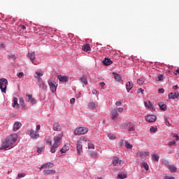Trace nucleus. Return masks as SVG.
Listing matches in <instances>:
<instances>
[{
  "label": "nucleus",
  "instance_id": "b1692460",
  "mask_svg": "<svg viewBox=\"0 0 179 179\" xmlns=\"http://www.w3.org/2000/svg\"><path fill=\"white\" fill-rule=\"evenodd\" d=\"M52 128L54 131H61L62 129L61 125L59 123L53 124Z\"/></svg>",
  "mask_w": 179,
  "mask_h": 179
},
{
  "label": "nucleus",
  "instance_id": "a19ab883",
  "mask_svg": "<svg viewBox=\"0 0 179 179\" xmlns=\"http://www.w3.org/2000/svg\"><path fill=\"white\" fill-rule=\"evenodd\" d=\"M152 159L155 160V162H159V159H160V157H159V155H156V154H153Z\"/></svg>",
  "mask_w": 179,
  "mask_h": 179
},
{
  "label": "nucleus",
  "instance_id": "9b49d317",
  "mask_svg": "<svg viewBox=\"0 0 179 179\" xmlns=\"http://www.w3.org/2000/svg\"><path fill=\"white\" fill-rule=\"evenodd\" d=\"M145 120L148 122H155L156 121V116L153 115H150L145 117Z\"/></svg>",
  "mask_w": 179,
  "mask_h": 179
},
{
  "label": "nucleus",
  "instance_id": "c756f323",
  "mask_svg": "<svg viewBox=\"0 0 179 179\" xmlns=\"http://www.w3.org/2000/svg\"><path fill=\"white\" fill-rule=\"evenodd\" d=\"M137 83L139 86H143V85L145 83V78H141L137 80Z\"/></svg>",
  "mask_w": 179,
  "mask_h": 179
},
{
  "label": "nucleus",
  "instance_id": "c9c22d12",
  "mask_svg": "<svg viewBox=\"0 0 179 179\" xmlns=\"http://www.w3.org/2000/svg\"><path fill=\"white\" fill-rule=\"evenodd\" d=\"M45 142L46 143H48V145H49L50 146H51L52 145V141H51V138L50 137H47L45 139Z\"/></svg>",
  "mask_w": 179,
  "mask_h": 179
},
{
  "label": "nucleus",
  "instance_id": "6ab92c4d",
  "mask_svg": "<svg viewBox=\"0 0 179 179\" xmlns=\"http://www.w3.org/2000/svg\"><path fill=\"white\" fill-rule=\"evenodd\" d=\"M17 98L14 97L13 98V103L12 104L13 107L14 108H20V105L17 103Z\"/></svg>",
  "mask_w": 179,
  "mask_h": 179
},
{
  "label": "nucleus",
  "instance_id": "052dcab7",
  "mask_svg": "<svg viewBox=\"0 0 179 179\" xmlns=\"http://www.w3.org/2000/svg\"><path fill=\"white\" fill-rule=\"evenodd\" d=\"M9 58H13V59H16V57L15 56V55H10Z\"/></svg>",
  "mask_w": 179,
  "mask_h": 179
},
{
  "label": "nucleus",
  "instance_id": "a878e982",
  "mask_svg": "<svg viewBox=\"0 0 179 179\" xmlns=\"http://www.w3.org/2000/svg\"><path fill=\"white\" fill-rule=\"evenodd\" d=\"M20 127H22V123L19 122H15L13 125V131H17V129H19Z\"/></svg>",
  "mask_w": 179,
  "mask_h": 179
},
{
  "label": "nucleus",
  "instance_id": "ea45409f",
  "mask_svg": "<svg viewBox=\"0 0 179 179\" xmlns=\"http://www.w3.org/2000/svg\"><path fill=\"white\" fill-rule=\"evenodd\" d=\"M142 167H143L146 170V171L149 170V165H148V163L146 162H143L142 164Z\"/></svg>",
  "mask_w": 179,
  "mask_h": 179
},
{
  "label": "nucleus",
  "instance_id": "13d9d810",
  "mask_svg": "<svg viewBox=\"0 0 179 179\" xmlns=\"http://www.w3.org/2000/svg\"><path fill=\"white\" fill-rule=\"evenodd\" d=\"M70 103L71 104H73L75 103V98H72L71 100H70Z\"/></svg>",
  "mask_w": 179,
  "mask_h": 179
},
{
  "label": "nucleus",
  "instance_id": "4468645a",
  "mask_svg": "<svg viewBox=\"0 0 179 179\" xmlns=\"http://www.w3.org/2000/svg\"><path fill=\"white\" fill-rule=\"evenodd\" d=\"M58 79L59 82H62L63 83H66L69 80V78L66 76H58Z\"/></svg>",
  "mask_w": 179,
  "mask_h": 179
},
{
  "label": "nucleus",
  "instance_id": "2eb2a0df",
  "mask_svg": "<svg viewBox=\"0 0 179 179\" xmlns=\"http://www.w3.org/2000/svg\"><path fill=\"white\" fill-rule=\"evenodd\" d=\"M28 57L29 58V59L32 62V64H34V61H36V53L34 52H29Z\"/></svg>",
  "mask_w": 179,
  "mask_h": 179
},
{
  "label": "nucleus",
  "instance_id": "72a5a7b5",
  "mask_svg": "<svg viewBox=\"0 0 179 179\" xmlns=\"http://www.w3.org/2000/svg\"><path fill=\"white\" fill-rule=\"evenodd\" d=\"M19 102L20 106H22L23 108L26 107V103H24V99H23V97L19 98Z\"/></svg>",
  "mask_w": 179,
  "mask_h": 179
},
{
  "label": "nucleus",
  "instance_id": "ddd939ff",
  "mask_svg": "<svg viewBox=\"0 0 179 179\" xmlns=\"http://www.w3.org/2000/svg\"><path fill=\"white\" fill-rule=\"evenodd\" d=\"M110 114L112 120H116V118H118V110H117V109H113Z\"/></svg>",
  "mask_w": 179,
  "mask_h": 179
},
{
  "label": "nucleus",
  "instance_id": "c85d7f7f",
  "mask_svg": "<svg viewBox=\"0 0 179 179\" xmlns=\"http://www.w3.org/2000/svg\"><path fill=\"white\" fill-rule=\"evenodd\" d=\"M145 107H147L148 108H153V104H152V101H148L144 102Z\"/></svg>",
  "mask_w": 179,
  "mask_h": 179
},
{
  "label": "nucleus",
  "instance_id": "603ef678",
  "mask_svg": "<svg viewBox=\"0 0 179 179\" xmlns=\"http://www.w3.org/2000/svg\"><path fill=\"white\" fill-rule=\"evenodd\" d=\"M176 145V141H171L169 143V146H175Z\"/></svg>",
  "mask_w": 179,
  "mask_h": 179
},
{
  "label": "nucleus",
  "instance_id": "f3484780",
  "mask_svg": "<svg viewBox=\"0 0 179 179\" xmlns=\"http://www.w3.org/2000/svg\"><path fill=\"white\" fill-rule=\"evenodd\" d=\"M134 87V83H132V82L129 81L126 83V89L128 92V93H129V92L131 91V90Z\"/></svg>",
  "mask_w": 179,
  "mask_h": 179
},
{
  "label": "nucleus",
  "instance_id": "0eeeda50",
  "mask_svg": "<svg viewBox=\"0 0 179 179\" xmlns=\"http://www.w3.org/2000/svg\"><path fill=\"white\" fill-rule=\"evenodd\" d=\"M48 83L50 86V89L52 93H55L57 92V86L55 85V83L52 82V80H49Z\"/></svg>",
  "mask_w": 179,
  "mask_h": 179
},
{
  "label": "nucleus",
  "instance_id": "e2e57ef3",
  "mask_svg": "<svg viewBox=\"0 0 179 179\" xmlns=\"http://www.w3.org/2000/svg\"><path fill=\"white\" fill-rule=\"evenodd\" d=\"M165 179H176L174 177L166 176Z\"/></svg>",
  "mask_w": 179,
  "mask_h": 179
},
{
  "label": "nucleus",
  "instance_id": "cd10ccee",
  "mask_svg": "<svg viewBox=\"0 0 179 179\" xmlns=\"http://www.w3.org/2000/svg\"><path fill=\"white\" fill-rule=\"evenodd\" d=\"M158 105L159 106L160 109L163 111H166V110H167V106L164 103L159 102Z\"/></svg>",
  "mask_w": 179,
  "mask_h": 179
},
{
  "label": "nucleus",
  "instance_id": "f704fd0d",
  "mask_svg": "<svg viewBox=\"0 0 179 179\" xmlns=\"http://www.w3.org/2000/svg\"><path fill=\"white\" fill-rule=\"evenodd\" d=\"M169 170L171 173H176V171H177V167L173 165H171L169 166Z\"/></svg>",
  "mask_w": 179,
  "mask_h": 179
},
{
  "label": "nucleus",
  "instance_id": "7ed1b4c3",
  "mask_svg": "<svg viewBox=\"0 0 179 179\" xmlns=\"http://www.w3.org/2000/svg\"><path fill=\"white\" fill-rule=\"evenodd\" d=\"M85 143H86V141L85 140H79L77 143V152H78V155L79 156H80V155H82V153H83V145H85Z\"/></svg>",
  "mask_w": 179,
  "mask_h": 179
},
{
  "label": "nucleus",
  "instance_id": "4be33fe9",
  "mask_svg": "<svg viewBox=\"0 0 179 179\" xmlns=\"http://www.w3.org/2000/svg\"><path fill=\"white\" fill-rule=\"evenodd\" d=\"M26 96L28 97V101H30L31 104H36V99L33 98L31 94H27Z\"/></svg>",
  "mask_w": 179,
  "mask_h": 179
},
{
  "label": "nucleus",
  "instance_id": "a211bd4d",
  "mask_svg": "<svg viewBox=\"0 0 179 179\" xmlns=\"http://www.w3.org/2000/svg\"><path fill=\"white\" fill-rule=\"evenodd\" d=\"M113 75L116 82H122V78L121 77V76H120V74L117 73H113Z\"/></svg>",
  "mask_w": 179,
  "mask_h": 179
},
{
  "label": "nucleus",
  "instance_id": "5701e85b",
  "mask_svg": "<svg viewBox=\"0 0 179 179\" xmlns=\"http://www.w3.org/2000/svg\"><path fill=\"white\" fill-rule=\"evenodd\" d=\"M136 155L140 157H146V156H149V152H138Z\"/></svg>",
  "mask_w": 179,
  "mask_h": 179
},
{
  "label": "nucleus",
  "instance_id": "f03ea898",
  "mask_svg": "<svg viewBox=\"0 0 179 179\" xmlns=\"http://www.w3.org/2000/svg\"><path fill=\"white\" fill-rule=\"evenodd\" d=\"M54 143L53 145L50 147V152L51 153H55L57 152V148L59 147V145H61V141H62V134H60L59 136H56L53 138Z\"/></svg>",
  "mask_w": 179,
  "mask_h": 179
},
{
  "label": "nucleus",
  "instance_id": "c03bdc74",
  "mask_svg": "<svg viewBox=\"0 0 179 179\" xmlns=\"http://www.w3.org/2000/svg\"><path fill=\"white\" fill-rule=\"evenodd\" d=\"M125 147L127 148V149H131L132 148V145H131L129 143L126 142L125 143Z\"/></svg>",
  "mask_w": 179,
  "mask_h": 179
},
{
  "label": "nucleus",
  "instance_id": "8fccbe9b",
  "mask_svg": "<svg viewBox=\"0 0 179 179\" xmlns=\"http://www.w3.org/2000/svg\"><path fill=\"white\" fill-rule=\"evenodd\" d=\"M143 92H145V90L142 88H139L138 90H137V93H141V94H143Z\"/></svg>",
  "mask_w": 179,
  "mask_h": 179
},
{
  "label": "nucleus",
  "instance_id": "a18cd8bd",
  "mask_svg": "<svg viewBox=\"0 0 179 179\" xmlns=\"http://www.w3.org/2000/svg\"><path fill=\"white\" fill-rule=\"evenodd\" d=\"M157 131V127H152L150 129V131H151V132H156Z\"/></svg>",
  "mask_w": 179,
  "mask_h": 179
},
{
  "label": "nucleus",
  "instance_id": "6e6552de",
  "mask_svg": "<svg viewBox=\"0 0 179 179\" xmlns=\"http://www.w3.org/2000/svg\"><path fill=\"white\" fill-rule=\"evenodd\" d=\"M124 161L122 159H120L117 157H113V166H121V164H123Z\"/></svg>",
  "mask_w": 179,
  "mask_h": 179
},
{
  "label": "nucleus",
  "instance_id": "4c0bfd02",
  "mask_svg": "<svg viewBox=\"0 0 179 179\" xmlns=\"http://www.w3.org/2000/svg\"><path fill=\"white\" fill-rule=\"evenodd\" d=\"M108 138H109V139H110V141H114V139H116V136L115 135L113 134H108Z\"/></svg>",
  "mask_w": 179,
  "mask_h": 179
},
{
  "label": "nucleus",
  "instance_id": "9d476101",
  "mask_svg": "<svg viewBox=\"0 0 179 179\" xmlns=\"http://www.w3.org/2000/svg\"><path fill=\"white\" fill-rule=\"evenodd\" d=\"M29 135L32 139H38V138H40V134H38L37 131H35L33 129L30 130Z\"/></svg>",
  "mask_w": 179,
  "mask_h": 179
},
{
  "label": "nucleus",
  "instance_id": "680f3d73",
  "mask_svg": "<svg viewBox=\"0 0 179 179\" xmlns=\"http://www.w3.org/2000/svg\"><path fill=\"white\" fill-rule=\"evenodd\" d=\"M40 128H41L40 124L36 125V131H40Z\"/></svg>",
  "mask_w": 179,
  "mask_h": 179
},
{
  "label": "nucleus",
  "instance_id": "423d86ee",
  "mask_svg": "<svg viewBox=\"0 0 179 179\" xmlns=\"http://www.w3.org/2000/svg\"><path fill=\"white\" fill-rule=\"evenodd\" d=\"M127 127H128V131L129 132L132 131H135V125L132 124L131 123H123L122 125V128L123 129H127Z\"/></svg>",
  "mask_w": 179,
  "mask_h": 179
},
{
  "label": "nucleus",
  "instance_id": "3c124183",
  "mask_svg": "<svg viewBox=\"0 0 179 179\" xmlns=\"http://www.w3.org/2000/svg\"><path fill=\"white\" fill-rule=\"evenodd\" d=\"M22 77H23V72H20L17 74V78H19V79H22Z\"/></svg>",
  "mask_w": 179,
  "mask_h": 179
},
{
  "label": "nucleus",
  "instance_id": "69168bd1",
  "mask_svg": "<svg viewBox=\"0 0 179 179\" xmlns=\"http://www.w3.org/2000/svg\"><path fill=\"white\" fill-rule=\"evenodd\" d=\"M21 29H22V30H26V26L22 25V26H21Z\"/></svg>",
  "mask_w": 179,
  "mask_h": 179
},
{
  "label": "nucleus",
  "instance_id": "6e6d98bb",
  "mask_svg": "<svg viewBox=\"0 0 179 179\" xmlns=\"http://www.w3.org/2000/svg\"><path fill=\"white\" fill-rule=\"evenodd\" d=\"M99 85L102 87V89H103V87H104L106 86V83H99Z\"/></svg>",
  "mask_w": 179,
  "mask_h": 179
},
{
  "label": "nucleus",
  "instance_id": "dca6fc26",
  "mask_svg": "<svg viewBox=\"0 0 179 179\" xmlns=\"http://www.w3.org/2000/svg\"><path fill=\"white\" fill-rule=\"evenodd\" d=\"M169 99H179V92H171L168 95Z\"/></svg>",
  "mask_w": 179,
  "mask_h": 179
},
{
  "label": "nucleus",
  "instance_id": "aec40b11",
  "mask_svg": "<svg viewBox=\"0 0 179 179\" xmlns=\"http://www.w3.org/2000/svg\"><path fill=\"white\" fill-rule=\"evenodd\" d=\"M44 176H50V174H55V171L51 169H46L43 171Z\"/></svg>",
  "mask_w": 179,
  "mask_h": 179
},
{
  "label": "nucleus",
  "instance_id": "f8f14e48",
  "mask_svg": "<svg viewBox=\"0 0 179 179\" xmlns=\"http://www.w3.org/2000/svg\"><path fill=\"white\" fill-rule=\"evenodd\" d=\"M88 153L92 159H97L99 157V153L93 150H90Z\"/></svg>",
  "mask_w": 179,
  "mask_h": 179
},
{
  "label": "nucleus",
  "instance_id": "79ce46f5",
  "mask_svg": "<svg viewBox=\"0 0 179 179\" xmlns=\"http://www.w3.org/2000/svg\"><path fill=\"white\" fill-rule=\"evenodd\" d=\"M43 75H44V71H39L36 72V76H43Z\"/></svg>",
  "mask_w": 179,
  "mask_h": 179
},
{
  "label": "nucleus",
  "instance_id": "e433bc0d",
  "mask_svg": "<svg viewBox=\"0 0 179 179\" xmlns=\"http://www.w3.org/2000/svg\"><path fill=\"white\" fill-rule=\"evenodd\" d=\"M89 150H92V149L94 150V144L92 143H87Z\"/></svg>",
  "mask_w": 179,
  "mask_h": 179
},
{
  "label": "nucleus",
  "instance_id": "de8ad7c7",
  "mask_svg": "<svg viewBox=\"0 0 179 179\" xmlns=\"http://www.w3.org/2000/svg\"><path fill=\"white\" fill-rule=\"evenodd\" d=\"M165 124L167 127H171V124L168 121L167 118L165 119Z\"/></svg>",
  "mask_w": 179,
  "mask_h": 179
},
{
  "label": "nucleus",
  "instance_id": "bf43d9fd",
  "mask_svg": "<svg viewBox=\"0 0 179 179\" xmlns=\"http://www.w3.org/2000/svg\"><path fill=\"white\" fill-rule=\"evenodd\" d=\"M43 150V148H38L37 152L38 153H41V152Z\"/></svg>",
  "mask_w": 179,
  "mask_h": 179
},
{
  "label": "nucleus",
  "instance_id": "338daca9",
  "mask_svg": "<svg viewBox=\"0 0 179 179\" xmlns=\"http://www.w3.org/2000/svg\"><path fill=\"white\" fill-rule=\"evenodd\" d=\"M172 136L173 138H176V136H177V134H173Z\"/></svg>",
  "mask_w": 179,
  "mask_h": 179
},
{
  "label": "nucleus",
  "instance_id": "5fc2aeb1",
  "mask_svg": "<svg viewBox=\"0 0 179 179\" xmlns=\"http://www.w3.org/2000/svg\"><path fill=\"white\" fill-rule=\"evenodd\" d=\"M158 92H159V93H164V89H163V88L159 89V90H158Z\"/></svg>",
  "mask_w": 179,
  "mask_h": 179
},
{
  "label": "nucleus",
  "instance_id": "412c9836",
  "mask_svg": "<svg viewBox=\"0 0 179 179\" xmlns=\"http://www.w3.org/2000/svg\"><path fill=\"white\" fill-rule=\"evenodd\" d=\"M113 64V61H111L109 58H105L103 61V64L106 65V66H108V65H111Z\"/></svg>",
  "mask_w": 179,
  "mask_h": 179
},
{
  "label": "nucleus",
  "instance_id": "f257e3e1",
  "mask_svg": "<svg viewBox=\"0 0 179 179\" xmlns=\"http://www.w3.org/2000/svg\"><path fill=\"white\" fill-rule=\"evenodd\" d=\"M16 141H17V134H14L8 136L4 142L2 143V148L4 149H7V148H10L12 145H13Z\"/></svg>",
  "mask_w": 179,
  "mask_h": 179
},
{
  "label": "nucleus",
  "instance_id": "1a4fd4ad",
  "mask_svg": "<svg viewBox=\"0 0 179 179\" xmlns=\"http://www.w3.org/2000/svg\"><path fill=\"white\" fill-rule=\"evenodd\" d=\"M53 167H54V164H52L51 162H48L46 164H43L40 167V171H41V170L46 169H52Z\"/></svg>",
  "mask_w": 179,
  "mask_h": 179
},
{
  "label": "nucleus",
  "instance_id": "09e8293b",
  "mask_svg": "<svg viewBox=\"0 0 179 179\" xmlns=\"http://www.w3.org/2000/svg\"><path fill=\"white\" fill-rule=\"evenodd\" d=\"M157 79L158 81L163 80V79H164V77L163 76V75H159Z\"/></svg>",
  "mask_w": 179,
  "mask_h": 179
},
{
  "label": "nucleus",
  "instance_id": "473e14b6",
  "mask_svg": "<svg viewBox=\"0 0 179 179\" xmlns=\"http://www.w3.org/2000/svg\"><path fill=\"white\" fill-rule=\"evenodd\" d=\"M80 80L81 82V83H83V85H87V79L85 77V76H83L80 78Z\"/></svg>",
  "mask_w": 179,
  "mask_h": 179
},
{
  "label": "nucleus",
  "instance_id": "58836bf2",
  "mask_svg": "<svg viewBox=\"0 0 179 179\" xmlns=\"http://www.w3.org/2000/svg\"><path fill=\"white\" fill-rule=\"evenodd\" d=\"M117 178L120 179L127 178V174L126 173H120L117 175Z\"/></svg>",
  "mask_w": 179,
  "mask_h": 179
},
{
  "label": "nucleus",
  "instance_id": "7c9ffc66",
  "mask_svg": "<svg viewBox=\"0 0 179 179\" xmlns=\"http://www.w3.org/2000/svg\"><path fill=\"white\" fill-rule=\"evenodd\" d=\"M97 105L93 102H90L88 105V108H90L91 110H94V108H96Z\"/></svg>",
  "mask_w": 179,
  "mask_h": 179
},
{
  "label": "nucleus",
  "instance_id": "774afa93",
  "mask_svg": "<svg viewBox=\"0 0 179 179\" xmlns=\"http://www.w3.org/2000/svg\"><path fill=\"white\" fill-rule=\"evenodd\" d=\"M175 138H176V141H179V136L178 134H177V136H175Z\"/></svg>",
  "mask_w": 179,
  "mask_h": 179
},
{
  "label": "nucleus",
  "instance_id": "4d7b16f0",
  "mask_svg": "<svg viewBox=\"0 0 179 179\" xmlns=\"http://www.w3.org/2000/svg\"><path fill=\"white\" fill-rule=\"evenodd\" d=\"M115 106H117V107H120V106H121V101L116 102Z\"/></svg>",
  "mask_w": 179,
  "mask_h": 179
},
{
  "label": "nucleus",
  "instance_id": "0e129e2a",
  "mask_svg": "<svg viewBox=\"0 0 179 179\" xmlns=\"http://www.w3.org/2000/svg\"><path fill=\"white\" fill-rule=\"evenodd\" d=\"M173 90H176L177 89H179V87H178V85H174L173 87Z\"/></svg>",
  "mask_w": 179,
  "mask_h": 179
},
{
  "label": "nucleus",
  "instance_id": "bb28decb",
  "mask_svg": "<svg viewBox=\"0 0 179 179\" xmlns=\"http://www.w3.org/2000/svg\"><path fill=\"white\" fill-rule=\"evenodd\" d=\"M38 86L40 87V89H41L42 90H47V86L45 85V83H44V81H41V83H38Z\"/></svg>",
  "mask_w": 179,
  "mask_h": 179
},
{
  "label": "nucleus",
  "instance_id": "393cba45",
  "mask_svg": "<svg viewBox=\"0 0 179 179\" xmlns=\"http://www.w3.org/2000/svg\"><path fill=\"white\" fill-rule=\"evenodd\" d=\"M82 50L83 51L87 52V51H90L92 48H90V45L89 44H85L84 45H83Z\"/></svg>",
  "mask_w": 179,
  "mask_h": 179
},
{
  "label": "nucleus",
  "instance_id": "39448f33",
  "mask_svg": "<svg viewBox=\"0 0 179 179\" xmlns=\"http://www.w3.org/2000/svg\"><path fill=\"white\" fill-rule=\"evenodd\" d=\"M89 129L86 127H78L75 129L74 134L75 135H85V134H87Z\"/></svg>",
  "mask_w": 179,
  "mask_h": 179
},
{
  "label": "nucleus",
  "instance_id": "49530a36",
  "mask_svg": "<svg viewBox=\"0 0 179 179\" xmlns=\"http://www.w3.org/2000/svg\"><path fill=\"white\" fill-rule=\"evenodd\" d=\"M26 176V174L24 173H18L17 177L18 178H22L23 177H24Z\"/></svg>",
  "mask_w": 179,
  "mask_h": 179
},
{
  "label": "nucleus",
  "instance_id": "864d4df0",
  "mask_svg": "<svg viewBox=\"0 0 179 179\" xmlns=\"http://www.w3.org/2000/svg\"><path fill=\"white\" fill-rule=\"evenodd\" d=\"M117 111L119 113H122V111H124V108H122V107L118 108Z\"/></svg>",
  "mask_w": 179,
  "mask_h": 179
},
{
  "label": "nucleus",
  "instance_id": "2f4dec72",
  "mask_svg": "<svg viewBox=\"0 0 179 179\" xmlns=\"http://www.w3.org/2000/svg\"><path fill=\"white\" fill-rule=\"evenodd\" d=\"M69 150V147L65 145L60 150L62 153H66Z\"/></svg>",
  "mask_w": 179,
  "mask_h": 179
},
{
  "label": "nucleus",
  "instance_id": "20e7f679",
  "mask_svg": "<svg viewBox=\"0 0 179 179\" xmlns=\"http://www.w3.org/2000/svg\"><path fill=\"white\" fill-rule=\"evenodd\" d=\"M8 86V80L1 78L0 80V89L2 93H6V87Z\"/></svg>",
  "mask_w": 179,
  "mask_h": 179
},
{
  "label": "nucleus",
  "instance_id": "37998d69",
  "mask_svg": "<svg viewBox=\"0 0 179 179\" xmlns=\"http://www.w3.org/2000/svg\"><path fill=\"white\" fill-rule=\"evenodd\" d=\"M34 78L37 79L38 83L43 82V78L41 76H35Z\"/></svg>",
  "mask_w": 179,
  "mask_h": 179
}]
</instances>
